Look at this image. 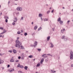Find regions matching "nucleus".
<instances>
[{
	"label": "nucleus",
	"mask_w": 73,
	"mask_h": 73,
	"mask_svg": "<svg viewBox=\"0 0 73 73\" xmlns=\"http://www.w3.org/2000/svg\"><path fill=\"white\" fill-rule=\"evenodd\" d=\"M18 58H19V59H20V58H21V56H19L18 57Z\"/></svg>",
	"instance_id": "46"
},
{
	"label": "nucleus",
	"mask_w": 73,
	"mask_h": 73,
	"mask_svg": "<svg viewBox=\"0 0 73 73\" xmlns=\"http://www.w3.org/2000/svg\"><path fill=\"white\" fill-rule=\"evenodd\" d=\"M50 39V36H48L47 37V41H49Z\"/></svg>",
	"instance_id": "21"
},
{
	"label": "nucleus",
	"mask_w": 73,
	"mask_h": 73,
	"mask_svg": "<svg viewBox=\"0 0 73 73\" xmlns=\"http://www.w3.org/2000/svg\"><path fill=\"white\" fill-rule=\"evenodd\" d=\"M46 55V54H44L42 55V57H44V56H45V55Z\"/></svg>",
	"instance_id": "29"
},
{
	"label": "nucleus",
	"mask_w": 73,
	"mask_h": 73,
	"mask_svg": "<svg viewBox=\"0 0 73 73\" xmlns=\"http://www.w3.org/2000/svg\"><path fill=\"white\" fill-rule=\"evenodd\" d=\"M5 22H6V23H7L8 22V19H6Z\"/></svg>",
	"instance_id": "31"
},
{
	"label": "nucleus",
	"mask_w": 73,
	"mask_h": 73,
	"mask_svg": "<svg viewBox=\"0 0 73 73\" xmlns=\"http://www.w3.org/2000/svg\"><path fill=\"white\" fill-rule=\"evenodd\" d=\"M41 29H42L41 27H40L38 29V31H39L41 30Z\"/></svg>",
	"instance_id": "22"
},
{
	"label": "nucleus",
	"mask_w": 73,
	"mask_h": 73,
	"mask_svg": "<svg viewBox=\"0 0 73 73\" xmlns=\"http://www.w3.org/2000/svg\"><path fill=\"white\" fill-rule=\"evenodd\" d=\"M24 35L25 36H27V33H25Z\"/></svg>",
	"instance_id": "35"
},
{
	"label": "nucleus",
	"mask_w": 73,
	"mask_h": 73,
	"mask_svg": "<svg viewBox=\"0 0 73 73\" xmlns=\"http://www.w3.org/2000/svg\"><path fill=\"white\" fill-rule=\"evenodd\" d=\"M37 50L39 52H40L41 51V49H38Z\"/></svg>",
	"instance_id": "30"
},
{
	"label": "nucleus",
	"mask_w": 73,
	"mask_h": 73,
	"mask_svg": "<svg viewBox=\"0 0 73 73\" xmlns=\"http://www.w3.org/2000/svg\"><path fill=\"white\" fill-rule=\"evenodd\" d=\"M21 33H20V31H18L17 32V34H18V35H20V34Z\"/></svg>",
	"instance_id": "28"
},
{
	"label": "nucleus",
	"mask_w": 73,
	"mask_h": 73,
	"mask_svg": "<svg viewBox=\"0 0 73 73\" xmlns=\"http://www.w3.org/2000/svg\"><path fill=\"white\" fill-rule=\"evenodd\" d=\"M41 21H42V17H41Z\"/></svg>",
	"instance_id": "55"
},
{
	"label": "nucleus",
	"mask_w": 73,
	"mask_h": 73,
	"mask_svg": "<svg viewBox=\"0 0 73 73\" xmlns=\"http://www.w3.org/2000/svg\"><path fill=\"white\" fill-rule=\"evenodd\" d=\"M20 64H18V65L17 66V67H20Z\"/></svg>",
	"instance_id": "40"
},
{
	"label": "nucleus",
	"mask_w": 73,
	"mask_h": 73,
	"mask_svg": "<svg viewBox=\"0 0 73 73\" xmlns=\"http://www.w3.org/2000/svg\"><path fill=\"white\" fill-rule=\"evenodd\" d=\"M21 71H18V73H21Z\"/></svg>",
	"instance_id": "39"
},
{
	"label": "nucleus",
	"mask_w": 73,
	"mask_h": 73,
	"mask_svg": "<svg viewBox=\"0 0 73 73\" xmlns=\"http://www.w3.org/2000/svg\"><path fill=\"white\" fill-rule=\"evenodd\" d=\"M53 29V31H54V29Z\"/></svg>",
	"instance_id": "60"
},
{
	"label": "nucleus",
	"mask_w": 73,
	"mask_h": 73,
	"mask_svg": "<svg viewBox=\"0 0 73 73\" xmlns=\"http://www.w3.org/2000/svg\"><path fill=\"white\" fill-rule=\"evenodd\" d=\"M19 38H20L19 37H17V40H19Z\"/></svg>",
	"instance_id": "50"
},
{
	"label": "nucleus",
	"mask_w": 73,
	"mask_h": 73,
	"mask_svg": "<svg viewBox=\"0 0 73 73\" xmlns=\"http://www.w3.org/2000/svg\"><path fill=\"white\" fill-rule=\"evenodd\" d=\"M34 44L35 45L31 46H34V47H36V46H37V42L36 41L34 43Z\"/></svg>",
	"instance_id": "4"
},
{
	"label": "nucleus",
	"mask_w": 73,
	"mask_h": 73,
	"mask_svg": "<svg viewBox=\"0 0 73 73\" xmlns=\"http://www.w3.org/2000/svg\"><path fill=\"white\" fill-rule=\"evenodd\" d=\"M10 1H9L8 2V4H10Z\"/></svg>",
	"instance_id": "53"
},
{
	"label": "nucleus",
	"mask_w": 73,
	"mask_h": 73,
	"mask_svg": "<svg viewBox=\"0 0 73 73\" xmlns=\"http://www.w3.org/2000/svg\"><path fill=\"white\" fill-rule=\"evenodd\" d=\"M13 52L14 53H17V51H16V50H15V49H13Z\"/></svg>",
	"instance_id": "6"
},
{
	"label": "nucleus",
	"mask_w": 73,
	"mask_h": 73,
	"mask_svg": "<svg viewBox=\"0 0 73 73\" xmlns=\"http://www.w3.org/2000/svg\"><path fill=\"white\" fill-rule=\"evenodd\" d=\"M9 52H10V53H12V51L11 50L9 51Z\"/></svg>",
	"instance_id": "33"
},
{
	"label": "nucleus",
	"mask_w": 73,
	"mask_h": 73,
	"mask_svg": "<svg viewBox=\"0 0 73 73\" xmlns=\"http://www.w3.org/2000/svg\"><path fill=\"white\" fill-rule=\"evenodd\" d=\"M69 22H70V21H67V23H69Z\"/></svg>",
	"instance_id": "52"
},
{
	"label": "nucleus",
	"mask_w": 73,
	"mask_h": 73,
	"mask_svg": "<svg viewBox=\"0 0 73 73\" xmlns=\"http://www.w3.org/2000/svg\"><path fill=\"white\" fill-rule=\"evenodd\" d=\"M21 19H22V20H23V17H21Z\"/></svg>",
	"instance_id": "58"
},
{
	"label": "nucleus",
	"mask_w": 73,
	"mask_h": 73,
	"mask_svg": "<svg viewBox=\"0 0 73 73\" xmlns=\"http://www.w3.org/2000/svg\"><path fill=\"white\" fill-rule=\"evenodd\" d=\"M10 62H14V61H15V60H14V59H11L10 60Z\"/></svg>",
	"instance_id": "11"
},
{
	"label": "nucleus",
	"mask_w": 73,
	"mask_h": 73,
	"mask_svg": "<svg viewBox=\"0 0 73 73\" xmlns=\"http://www.w3.org/2000/svg\"><path fill=\"white\" fill-rule=\"evenodd\" d=\"M46 55H47L48 56H50V54H46Z\"/></svg>",
	"instance_id": "43"
},
{
	"label": "nucleus",
	"mask_w": 73,
	"mask_h": 73,
	"mask_svg": "<svg viewBox=\"0 0 73 73\" xmlns=\"http://www.w3.org/2000/svg\"><path fill=\"white\" fill-rule=\"evenodd\" d=\"M13 58H14L13 57H12L11 59H13Z\"/></svg>",
	"instance_id": "62"
},
{
	"label": "nucleus",
	"mask_w": 73,
	"mask_h": 73,
	"mask_svg": "<svg viewBox=\"0 0 73 73\" xmlns=\"http://www.w3.org/2000/svg\"><path fill=\"white\" fill-rule=\"evenodd\" d=\"M24 57L22 56V57H21V59H22V60H24Z\"/></svg>",
	"instance_id": "34"
},
{
	"label": "nucleus",
	"mask_w": 73,
	"mask_h": 73,
	"mask_svg": "<svg viewBox=\"0 0 73 73\" xmlns=\"http://www.w3.org/2000/svg\"><path fill=\"white\" fill-rule=\"evenodd\" d=\"M7 19H9V17H8L7 16Z\"/></svg>",
	"instance_id": "57"
},
{
	"label": "nucleus",
	"mask_w": 73,
	"mask_h": 73,
	"mask_svg": "<svg viewBox=\"0 0 73 73\" xmlns=\"http://www.w3.org/2000/svg\"><path fill=\"white\" fill-rule=\"evenodd\" d=\"M58 21H61V18L60 17H59V18H58Z\"/></svg>",
	"instance_id": "17"
},
{
	"label": "nucleus",
	"mask_w": 73,
	"mask_h": 73,
	"mask_svg": "<svg viewBox=\"0 0 73 73\" xmlns=\"http://www.w3.org/2000/svg\"><path fill=\"white\" fill-rule=\"evenodd\" d=\"M17 11H21L23 10V8L20 7H18L17 8Z\"/></svg>",
	"instance_id": "3"
},
{
	"label": "nucleus",
	"mask_w": 73,
	"mask_h": 73,
	"mask_svg": "<svg viewBox=\"0 0 73 73\" xmlns=\"http://www.w3.org/2000/svg\"><path fill=\"white\" fill-rule=\"evenodd\" d=\"M1 64L2 63H3V62H4V61L3 60H1Z\"/></svg>",
	"instance_id": "37"
},
{
	"label": "nucleus",
	"mask_w": 73,
	"mask_h": 73,
	"mask_svg": "<svg viewBox=\"0 0 73 73\" xmlns=\"http://www.w3.org/2000/svg\"><path fill=\"white\" fill-rule=\"evenodd\" d=\"M62 23H63V22H62L61 21H60V24H62Z\"/></svg>",
	"instance_id": "27"
},
{
	"label": "nucleus",
	"mask_w": 73,
	"mask_h": 73,
	"mask_svg": "<svg viewBox=\"0 0 73 73\" xmlns=\"http://www.w3.org/2000/svg\"><path fill=\"white\" fill-rule=\"evenodd\" d=\"M50 44L51 45V47H53L54 46H53V44H52V43H50Z\"/></svg>",
	"instance_id": "18"
},
{
	"label": "nucleus",
	"mask_w": 73,
	"mask_h": 73,
	"mask_svg": "<svg viewBox=\"0 0 73 73\" xmlns=\"http://www.w3.org/2000/svg\"><path fill=\"white\" fill-rule=\"evenodd\" d=\"M64 37H65L64 36H62V39H64Z\"/></svg>",
	"instance_id": "32"
},
{
	"label": "nucleus",
	"mask_w": 73,
	"mask_h": 73,
	"mask_svg": "<svg viewBox=\"0 0 73 73\" xmlns=\"http://www.w3.org/2000/svg\"><path fill=\"white\" fill-rule=\"evenodd\" d=\"M0 61H1V59L0 58Z\"/></svg>",
	"instance_id": "63"
},
{
	"label": "nucleus",
	"mask_w": 73,
	"mask_h": 73,
	"mask_svg": "<svg viewBox=\"0 0 73 73\" xmlns=\"http://www.w3.org/2000/svg\"><path fill=\"white\" fill-rule=\"evenodd\" d=\"M16 44H15L16 47H18V48H20V45H21V43L20 41L18 40H16L15 41Z\"/></svg>",
	"instance_id": "1"
},
{
	"label": "nucleus",
	"mask_w": 73,
	"mask_h": 73,
	"mask_svg": "<svg viewBox=\"0 0 73 73\" xmlns=\"http://www.w3.org/2000/svg\"><path fill=\"white\" fill-rule=\"evenodd\" d=\"M0 56H3V54H1V53H0Z\"/></svg>",
	"instance_id": "49"
},
{
	"label": "nucleus",
	"mask_w": 73,
	"mask_h": 73,
	"mask_svg": "<svg viewBox=\"0 0 73 73\" xmlns=\"http://www.w3.org/2000/svg\"><path fill=\"white\" fill-rule=\"evenodd\" d=\"M9 66H10V65H9L8 64L7 65V68H9Z\"/></svg>",
	"instance_id": "45"
},
{
	"label": "nucleus",
	"mask_w": 73,
	"mask_h": 73,
	"mask_svg": "<svg viewBox=\"0 0 73 73\" xmlns=\"http://www.w3.org/2000/svg\"><path fill=\"white\" fill-rule=\"evenodd\" d=\"M2 37V35H0V37Z\"/></svg>",
	"instance_id": "59"
},
{
	"label": "nucleus",
	"mask_w": 73,
	"mask_h": 73,
	"mask_svg": "<svg viewBox=\"0 0 73 73\" xmlns=\"http://www.w3.org/2000/svg\"><path fill=\"white\" fill-rule=\"evenodd\" d=\"M21 33H23V31L22 30H21Z\"/></svg>",
	"instance_id": "47"
},
{
	"label": "nucleus",
	"mask_w": 73,
	"mask_h": 73,
	"mask_svg": "<svg viewBox=\"0 0 73 73\" xmlns=\"http://www.w3.org/2000/svg\"><path fill=\"white\" fill-rule=\"evenodd\" d=\"M3 31L2 33V34H4V33H5L7 32V30H5V29L3 30Z\"/></svg>",
	"instance_id": "8"
},
{
	"label": "nucleus",
	"mask_w": 73,
	"mask_h": 73,
	"mask_svg": "<svg viewBox=\"0 0 73 73\" xmlns=\"http://www.w3.org/2000/svg\"><path fill=\"white\" fill-rule=\"evenodd\" d=\"M65 31V29H64L63 30H61V32L63 33H64V32Z\"/></svg>",
	"instance_id": "9"
},
{
	"label": "nucleus",
	"mask_w": 73,
	"mask_h": 73,
	"mask_svg": "<svg viewBox=\"0 0 73 73\" xmlns=\"http://www.w3.org/2000/svg\"><path fill=\"white\" fill-rule=\"evenodd\" d=\"M2 15V13H0V16Z\"/></svg>",
	"instance_id": "51"
},
{
	"label": "nucleus",
	"mask_w": 73,
	"mask_h": 73,
	"mask_svg": "<svg viewBox=\"0 0 73 73\" xmlns=\"http://www.w3.org/2000/svg\"><path fill=\"white\" fill-rule=\"evenodd\" d=\"M28 67L27 66H25L24 68L26 70H27V69H28Z\"/></svg>",
	"instance_id": "12"
},
{
	"label": "nucleus",
	"mask_w": 73,
	"mask_h": 73,
	"mask_svg": "<svg viewBox=\"0 0 73 73\" xmlns=\"http://www.w3.org/2000/svg\"><path fill=\"white\" fill-rule=\"evenodd\" d=\"M48 19H44V21H48Z\"/></svg>",
	"instance_id": "24"
},
{
	"label": "nucleus",
	"mask_w": 73,
	"mask_h": 73,
	"mask_svg": "<svg viewBox=\"0 0 73 73\" xmlns=\"http://www.w3.org/2000/svg\"><path fill=\"white\" fill-rule=\"evenodd\" d=\"M7 16H5L4 17V18L5 19H7Z\"/></svg>",
	"instance_id": "38"
},
{
	"label": "nucleus",
	"mask_w": 73,
	"mask_h": 73,
	"mask_svg": "<svg viewBox=\"0 0 73 73\" xmlns=\"http://www.w3.org/2000/svg\"><path fill=\"white\" fill-rule=\"evenodd\" d=\"M21 49H22L24 48V46H21Z\"/></svg>",
	"instance_id": "20"
},
{
	"label": "nucleus",
	"mask_w": 73,
	"mask_h": 73,
	"mask_svg": "<svg viewBox=\"0 0 73 73\" xmlns=\"http://www.w3.org/2000/svg\"><path fill=\"white\" fill-rule=\"evenodd\" d=\"M44 61V58H42L41 60L40 61V64H42V62H43Z\"/></svg>",
	"instance_id": "7"
},
{
	"label": "nucleus",
	"mask_w": 73,
	"mask_h": 73,
	"mask_svg": "<svg viewBox=\"0 0 73 73\" xmlns=\"http://www.w3.org/2000/svg\"><path fill=\"white\" fill-rule=\"evenodd\" d=\"M0 29H1V30H3V28L2 27H0Z\"/></svg>",
	"instance_id": "36"
},
{
	"label": "nucleus",
	"mask_w": 73,
	"mask_h": 73,
	"mask_svg": "<svg viewBox=\"0 0 73 73\" xmlns=\"http://www.w3.org/2000/svg\"><path fill=\"white\" fill-rule=\"evenodd\" d=\"M70 58L71 60H73V53L72 51H70Z\"/></svg>",
	"instance_id": "2"
},
{
	"label": "nucleus",
	"mask_w": 73,
	"mask_h": 73,
	"mask_svg": "<svg viewBox=\"0 0 73 73\" xmlns=\"http://www.w3.org/2000/svg\"><path fill=\"white\" fill-rule=\"evenodd\" d=\"M40 63H38L37 65L36 66V67H37L38 66H40Z\"/></svg>",
	"instance_id": "16"
},
{
	"label": "nucleus",
	"mask_w": 73,
	"mask_h": 73,
	"mask_svg": "<svg viewBox=\"0 0 73 73\" xmlns=\"http://www.w3.org/2000/svg\"><path fill=\"white\" fill-rule=\"evenodd\" d=\"M19 67L21 68H24V66H23L21 65Z\"/></svg>",
	"instance_id": "23"
},
{
	"label": "nucleus",
	"mask_w": 73,
	"mask_h": 73,
	"mask_svg": "<svg viewBox=\"0 0 73 73\" xmlns=\"http://www.w3.org/2000/svg\"><path fill=\"white\" fill-rule=\"evenodd\" d=\"M42 15L40 13L39 14V17H42Z\"/></svg>",
	"instance_id": "15"
},
{
	"label": "nucleus",
	"mask_w": 73,
	"mask_h": 73,
	"mask_svg": "<svg viewBox=\"0 0 73 73\" xmlns=\"http://www.w3.org/2000/svg\"><path fill=\"white\" fill-rule=\"evenodd\" d=\"M22 57H24V53H22L21 54Z\"/></svg>",
	"instance_id": "26"
},
{
	"label": "nucleus",
	"mask_w": 73,
	"mask_h": 73,
	"mask_svg": "<svg viewBox=\"0 0 73 73\" xmlns=\"http://www.w3.org/2000/svg\"><path fill=\"white\" fill-rule=\"evenodd\" d=\"M13 25H15V23L13 22Z\"/></svg>",
	"instance_id": "41"
},
{
	"label": "nucleus",
	"mask_w": 73,
	"mask_h": 73,
	"mask_svg": "<svg viewBox=\"0 0 73 73\" xmlns=\"http://www.w3.org/2000/svg\"><path fill=\"white\" fill-rule=\"evenodd\" d=\"M46 6H48V4H46Z\"/></svg>",
	"instance_id": "64"
},
{
	"label": "nucleus",
	"mask_w": 73,
	"mask_h": 73,
	"mask_svg": "<svg viewBox=\"0 0 73 73\" xmlns=\"http://www.w3.org/2000/svg\"><path fill=\"white\" fill-rule=\"evenodd\" d=\"M31 24H32V25H33V22H32V23H31Z\"/></svg>",
	"instance_id": "56"
},
{
	"label": "nucleus",
	"mask_w": 73,
	"mask_h": 73,
	"mask_svg": "<svg viewBox=\"0 0 73 73\" xmlns=\"http://www.w3.org/2000/svg\"><path fill=\"white\" fill-rule=\"evenodd\" d=\"M62 8H63V9H65V7H62Z\"/></svg>",
	"instance_id": "61"
},
{
	"label": "nucleus",
	"mask_w": 73,
	"mask_h": 73,
	"mask_svg": "<svg viewBox=\"0 0 73 73\" xmlns=\"http://www.w3.org/2000/svg\"><path fill=\"white\" fill-rule=\"evenodd\" d=\"M50 11H47V14H49V13H50Z\"/></svg>",
	"instance_id": "25"
},
{
	"label": "nucleus",
	"mask_w": 73,
	"mask_h": 73,
	"mask_svg": "<svg viewBox=\"0 0 73 73\" xmlns=\"http://www.w3.org/2000/svg\"><path fill=\"white\" fill-rule=\"evenodd\" d=\"M13 71H15V70L14 69H12L11 70H9V72H13Z\"/></svg>",
	"instance_id": "10"
},
{
	"label": "nucleus",
	"mask_w": 73,
	"mask_h": 73,
	"mask_svg": "<svg viewBox=\"0 0 73 73\" xmlns=\"http://www.w3.org/2000/svg\"><path fill=\"white\" fill-rule=\"evenodd\" d=\"M47 56H44V58H46V57H47Z\"/></svg>",
	"instance_id": "44"
},
{
	"label": "nucleus",
	"mask_w": 73,
	"mask_h": 73,
	"mask_svg": "<svg viewBox=\"0 0 73 73\" xmlns=\"http://www.w3.org/2000/svg\"><path fill=\"white\" fill-rule=\"evenodd\" d=\"M37 26H36L34 27V29H35V30H36V29H37Z\"/></svg>",
	"instance_id": "14"
},
{
	"label": "nucleus",
	"mask_w": 73,
	"mask_h": 73,
	"mask_svg": "<svg viewBox=\"0 0 73 73\" xmlns=\"http://www.w3.org/2000/svg\"><path fill=\"white\" fill-rule=\"evenodd\" d=\"M53 12H54V10H53L51 11V13H53Z\"/></svg>",
	"instance_id": "42"
},
{
	"label": "nucleus",
	"mask_w": 73,
	"mask_h": 73,
	"mask_svg": "<svg viewBox=\"0 0 73 73\" xmlns=\"http://www.w3.org/2000/svg\"><path fill=\"white\" fill-rule=\"evenodd\" d=\"M73 64H72L71 65V67H73Z\"/></svg>",
	"instance_id": "54"
},
{
	"label": "nucleus",
	"mask_w": 73,
	"mask_h": 73,
	"mask_svg": "<svg viewBox=\"0 0 73 73\" xmlns=\"http://www.w3.org/2000/svg\"><path fill=\"white\" fill-rule=\"evenodd\" d=\"M15 61H16V62H19V60H16Z\"/></svg>",
	"instance_id": "48"
},
{
	"label": "nucleus",
	"mask_w": 73,
	"mask_h": 73,
	"mask_svg": "<svg viewBox=\"0 0 73 73\" xmlns=\"http://www.w3.org/2000/svg\"><path fill=\"white\" fill-rule=\"evenodd\" d=\"M33 57V55H30L29 56V58H32Z\"/></svg>",
	"instance_id": "19"
},
{
	"label": "nucleus",
	"mask_w": 73,
	"mask_h": 73,
	"mask_svg": "<svg viewBox=\"0 0 73 73\" xmlns=\"http://www.w3.org/2000/svg\"><path fill=\"white\" fill-rule=\"evenodd\" d=\"M51 71L52 72V73H56V71H54L53 70H51Z\"/></svg>",
	"instance_id": "13"
},
{
	"label": "nucleus",
	"mask_w": 73,
	"mask_h": 73,
	"mask_svg": "<svg viewBox=\"0 0 73 73\" xmlns=\"http://www.w3.org/2000/svg\"><path fill=\"white\" fill-rule=\"evenodd\" d=\"M17 21V18L15 17L14 18V21L16 23Z\"/></svg>",
	"instance_id": "5"
}]
</instances>
